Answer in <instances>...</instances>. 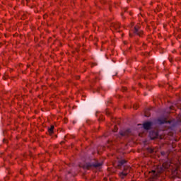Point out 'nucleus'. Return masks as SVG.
I'll use <instances>...</instances> for the list:
<instances>
[{
  "mask_svg": "<svg viewBox=\"0 0 181 181\" xmlns=\"http://www.w3.org/2000/svg\"><path fill=\"white\" fill-rule=\"evenodd\" d=\"M126 162L127 161L125 160H121L118 163V168H120V169L123 170L121 173H119V176L121 177V179L125 178L128 173L131 172V167L125 165Z\"/></svg>",
  "mask_w": 181,
  "mask_h": 181,
  "instance_id": "obj_1",
  "label": "nucleus"
},
{
  "mask_svg": "<svg viewBox=\"0 0 181 181\" xmlns=\"http://www.w3.org/2000/svg\"><path fill=\"white\" fill-rule=\"evenodd\" d=\"M132 32H133L134 35H137L138 36H142V35L144 34V31L141 30V28H139V25L135 26L134 28V30H132Z\"/></svg>",
  "mask_w": 181,
  "mask_h": 181,
  "instance_id": "obj_2",
  "label": "nucleus"
},
{
  "mask_svg": "<svg viewBox=\"0 0 181 181\" xmlns=\"http://www.w3.org/2000/svg\"><path fill=\"white\" fill-rule=\"evenodd\" d=\"M151 127H152V122H146L143 124L144 129H151Z\"/></svg>",
  "mask_w": 181,
  "mask_h": 181,
  "instance_id": "obj_3",
  "label": "nucleus"
},
{
  "mask_svg": "<svg viewBox=\"0 0 181 181\" xmlns=\"http://www.w3.org/2000/svg\"><path fill=\"white\" fill-rule=\"evenodd\" d=\"M149 135H150L151 139H155L158 138V132H151Z\"/></svg>",
  "mask_w": 181,
  "mask_h": 181,
  "instance_id": "obj_4",
  "label": "nucleus"
},
{
  "mask_svg": "<svg viewBox=\"0 0 181 181\" xmlns=\"http://www.w3.org/2000/svg\"><path fill=\"white\" fill-rule=\"evenodd\" d=\"M120 135L122 136H125V135H128V132H120Z\"/></svg>",
  "mask_w": 181,
  "mask_h": 181,
  "instance_id": "obj_5",
  "label": "nucleus"
},
{
  "mask_svg": "<svg viewBox=\"0 0 181 181\" xmlns=\"http://www.w3.org/2000/svg\"><path fill=\"white\" fill-rule=\"evenodd\" d=\"M101 165H103V163H95L93 165V166H95V168H100V166H101Z\"/></svg>",
  "mask_w": 181,
  "mask_h": 181,
  "instance_id": "obj_6",
  "label": "nucleus"
},
{
  "mask_svg": "<svg viewBox=\"0 0 181 181\" xmlns=\"http://www.w3.org/2000/svg\"><path fill=\"white\" fill-rule=\"evenodd\" d=\"M53 129H54V126H51V128L49 129V133L52 134L53 132Z\"/></svg>",
  "mask_w": 181,
  "mask_h": 181,
  "instance_id": "obj_7",
  "label": "nucleus"
},
{
  "mask_svg": "<svg viewBox=\"0 0 181 181\" xmlns=\"http://www.w3.org/2000/svg\"><path fill=\"white\" fill-rule=\"evenodd\" d=\"M153 173V179H155V177H156V171L152 170L151 173Z\"/></svg>",
  "mask_w": 181,
  "mask_h": 181,
  "instance_id": "obj_8",
  "label": "nucleus"
},
{
  "mask_svg": "<svg viewBox=\"0 0 181 181\" xmlns=\"http://www.w3.org/2000/svg\"><path fill=\"white\" fill-rule=\"evenodd\" d=\"M113 131H114V132H117V131H118V127H115V129Z\"/></svg>",
  "mask_w": 181,
  "mask_h": 181,
  "instance_id": "obj_9",
  "label": "nucleus"
},
{
  "mask_svg": "<svg viewBox=\"0 0 181 181\" xmlns=\"http://www.w3.org/2000/svg\"><path fill=\"white\" fill-rule=\"evenodd\" d=\"M115 29H118V28H119V25H117L116 26H115Z\"/></svg>",
  "mask_w": 181,
  "mask_h": 181,
  "instance_id": "obj_10",
  "label": "nucleus"
},
{
  "mask_svg": "<svg viewBox=\"0 0 181 181\" xmlns=\"http://www.w3.org/2000/svg\"><path fill=\"white\" fill-rule=\"evenodd\" d=\"M166 121L163 120V122H160V124H165Z\"/></svg>",
  "mask_w": 181,
  "mask_h": 181,
  "instance_id": "obj_11",
  "label": "nucleus"
},
{
  "mask_svg": "<svg viewBox=\"0 0 181 181\" xmlns=\"http://www.w3.org/2000/svg\"><path fill=\"white\" fill-rule=\"evenodd\" d=\"M134 110H138V107H136V106H134Z\"/></svg>",
  "mask_w": 181,
  "mask_h": 181,
  "instance_id": "obj_12",
  "label": "nucleus"
},
{
  "mask_svg": "<svg viewBox=\"0 0 181 181\" xmlns=\"http://www.w3.org/2000/svg\"><path fill=\"white\" fill-rule=\"evenodd\" d=\"M145 117H148V115H145Z\"/></svg>",
  "mask_w": 181,
  "mask_h": 181,
  "instance_id": "obj_13",
  "label": "nucleus"
},
{
  "mask_svg": "<svg viewBox=\"0 0 181 181\" xmlns=\"http://www.w3.org/2000/svg\"><path fill=\"white\" fill-rule=\"evenodd\" d=\"M129 35H130V36H132V34H131V33H129Z\"/></svg>",
  "mask_w": 181,
  "mask_h": 181,
  "instance_id": "obj_14",
  "label": "nucleus"
}]
</instances>
